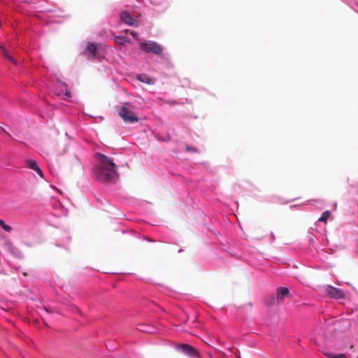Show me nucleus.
<instances>
[{"instance_id":"nucleus-1","label":"nucleus","mask_w":358,"mask_h":358,"mask_svg":"<svg viewBox=\"0 0 358 358\" xmlns=\"http://www.w3.org/2000/svg\"><path fill=\"white\" fill-rule=\"evenodd\" d=\"M96 157L98 162L94 169L96 179L103 182H110L116 179L117 173L113 159L101 153H97Z\"/></svg>"},{"instance_id":"nucleus-2","label":"nucleus","mask_w":358,"mask_h":358,"mask_svg":"<svg viewBox=\"0 0 358 358\" xmlns=\"http://www.w3.org/2000/svg\"><path fill=\"white\" fill-rule=\"evenodd\" d=\"M134 106L129 103H124L118 110L119 116L124 121L130 123L137 122L138 117L134 112Z\"/></svg>"},{"instance_id":"nucleus-3","label":"nucleus","mask_w":358,"mask_h":358,"mask_svg":"<svg viewBox=\"0 0 358 358\" xmlns=\"http://www.w3.org/2000/svg\"><path fill=\"white\" fill-rule=\"evenodd\" d=\"M140 49L146 53H153L160 55L163 52L162 47L155 41L143 42L140 43Z\"/></svg>"},{"instance_id":"nucleus-4","label":"nucleus","mask_w":358,"mask_h":358,"mask_svg":"<svg viewBox=\"0 0 358 358\" xmlns=\"http://www.w3.org/2000/svg\"><path fill=\"white\" fill-rule=\"evenodd\" d=\"M176 350L192 358L198 357L199 356V352L193 346L189 344H180L177 345Z\"/></svg>"},{"instance_id":"nucleus-5","label":"nucleus","mask_w":358,"mask_h":358,"mask_svg":"<svg viewBox=\"0 0 358 358\" xmlns=\"http://www.w3.org/2000/svg\"><path fill=\"white\" fill-rule=\"evenodd\" d=\"M325 292L331 298L340 299L345 297V294L341 289H339L331 285H327L325 287Z\"/></svg>"},{"instance_id":"nucleus-6","label":"nucleus","mask_w":358,"mask_h":358,"mask_svg":"<svg viewBox=\"0 0 358 358\" xmlns=\"http://www.w3.org/2000/svg\"><path fill=\"white\" fill-rule=\"evenodd\" d=\"M289 290L287 287H280L276 290V301L278 304L282 303L286 297L289 296Z\"/></svg>"},{"instance_id":"nucleus-7","label":"nucleus","mask_w":358,"mask_h":358,"mask_svg":"<svg viewBox=\"0 0 358 358\" xmlns=\"http://www.w3.org/2000/svg\"><path fill=\"white\" fill-rule=\"evenodd\" d=\"M120 18L123 22L129 25L134 26L136 23V20L127 11H123L120 14Z\"/></svg>"},{"instance_id":"nucleus-8","label":"nucleus","mask_w":358,"mask_h":358,"mask_svg":"<svg viewBox=\"0 0 358 358\" xmlns=\"http://www.w3.org/2000/svg\"><path fill=\"white\" fill-rule=\"evenodd\" d=\"M27 165L29 169L34 170L41 178H43V171L40 169V167L38 166V164L35 160H34V159L27 160Z\"/></svg>"},{"instance_id":"nucleus-9","label":"nucleus","mask_w":358,"mask_h":358,"mask_svg":"<svg viewBox=\"0 0 358 358\" xmlns=\"http://www.w3.org/2000/svg\"><path fill=\"white\" fill-rule=\"evenodd\" d=\"M97 53V46L94 43H89L85 49V54L87 56L95 57Z\"/></svg>"},{"instance_id":"nucleus-10","label":"nucleus","mask_w":358,"mask_h":358,"mask_svg":"<svg viewBox=\"0 0 358 358\" xmlns=\"http://www.w3.org/2000/svg\"><path fill=\"white\" fill-rule=\"evenodd\" d=\"M137 79L144 83L148 84V85H153L155 83V80L148 76L146 74H139L137 76Z\"/></svg>"},{"instance_id":"nucleus-11","label":"nucleus","mask_w":358,"mask_h":358,"mask_svg":"<svg viewBox=\"0 0 358 358\" xmlns=\"http://www.w3.org/2000/svg\"><path fill=\"white\" fill-rule=\"evenodd\" d=\"M138 329L141 331L152 334L155 332V328L150 325L147 324H140L138 325Z\"/></svg>"},{"instance_id":"nucleus-12","label":"nucleus","mask_w":358,"mask_h":358,"mask_svg":"<svg viewBox=\"0 0 358 358\" xmlns=\"http://www.w3.org/2000/svg\"><path fill=\"white\" fill-rule=\"evenodd\" d=\"M330 215H331L330 211H329V210L324 211L322 213V216L319 218L318 220L320 222H327V221L329 218Z\"/></svg>"},{"instance_id":"nucleus-13","label":"nucleus","mask_w":358,"mask_h":358,"mask_svg":"<svg viewBox=\"0 0 358 358\" xmlns=\"http://www.w3.org/2000/svg\"><path fill=\"white\" fill-rule=\"evenodd\" d=\"M0 226L3 228V230H5L6 232H11L12 227L9 225L6 224L5 222L2 220H0Z\"/></svg>"},{"instance_id":"nucleus-14","label":"nucleus","mask_w":358,"mask_h":358,"mask_svg":"<svg viewBox=\"0 0 358 358\" xmlns=\"http://www.w3.org/2000/svg\"><path fill=\"white\" fill-rule=\"evenodd\" d=\"M0 49H1V53H2V55H3L6 58H7V59H10V60H13V59H12V58L10 57V56L8 55V51L5 49V48H4V47L1 46V47H0Z\"/></svg>"},{"instance_id":"nucleus-15","label":"nucleus","mask_w":358,"mask_h":358,"mask_svg":"<svg viewBox=\"0 0 358 358\" xmlns=\"http://www.w3.org/2000/svg\"><path fill=\"white\" fill-rule=\"evenodd\" d=\"M123 40H124V36H115V41L116 43H117L120 45H123Z\"/></svg>"},{"instance_id":"nucleus-16","label":"nucleus","mask_w":358,"mask_h":358,"mask_svg":"<svg viewBox=\"0 0 358 358\" xmlns=\"http://www.w3.org/2000/svg\"><path fill=\"white\" fill-rule=\"evenodd\" d=\"M186 150L187 152H198L197 148H196L194 147L189 146V145L186 146Z\"/></svg>"},{"instance_id":"nucleus-17","label":"nucleus","mask_w":358,"mask_h":358,"mask_svg":"<svg viewBox=\"0 0 358 358\" xmlns=\"http://www.w3.org/2000/svg\"><path fill=\"white\" fill-rule=\"evenodd\" d=\"M129 33H130V34H131L134 38H135L136 39H138V35H137V34H136L135 31H131Z\"/></svg>"},{"instance_id":"nucleus-18","label":"nucleus","mask_w":358,"mask_h":358,"mask_svg":"<svg viewBox=\"0 0 358 358\" xmlns=\"http://www.w3.org/2000/svg\"><path fill=\"white\" fill-rule=\"evenodd\" d=\"M65 95H66L68 98L71 97V92H70V91H69L67 89L66 90Z\"/></svg>"},{"instance_id":"nucleus-19","label":"nucleus","mask_w":358,"mask_h":358,"mask_svg":"<svg viewBox=\"0 0 358 358\" xmlns=\"http://www.w3.org/2000/svg\"><path fill=\"white\" fill-rule=\"evenodd\" d=\"M125 43H130L129 38L126 36H124V40H123V44Z\"/></svg>"},{"instance_id":"nucleus-20","label":"nucleus","mask_w":358,"mask_h":358,"mask_svg":"<svg viewBox=\"0 0 358 358\" xmlns=\"http://www.w3.org/2000/svg\"><path fill=\"white\" fill-rule=\"evenodd\" d=\"M275 302V299L273 297H272L271 301H270V305H273Z\"/></svg>"},{"instance_id":"nucleus-21","label":"nucleus","mask_w":358,"mask_h":358,"mask_svg":"<svg viewBox=\"0 0 358 358\" xmlns=\"http://www.w3.org/2000/svg\"><path fill=\"white\" fill-rule=\"evenodd\" d=\"M2 131H3L4 132H6L8 135H9V134L8 132H6L4 129H2Z\"/></svg>"},{"instance_id":"nucleus-22","label":"nucleus","mask_w":358,"mask_h":358,"mask_svg":"<svg viewBox=\"0 0 358 358\" xmlns=\"http://www.w3.org/2000/svg\"><path fill=\"white\" fill-rule=\"evenodd\" d=\"M354 348V345H350V349H353Z\"/></svg>"},{"instance_id":"nucleus-23","label":"nucleus","mask_w":358,"mask_h":358,"mask_svg":"<svg viewBox=\"0 0 358 358\" xmlns=\"http://www.w3.org/2000/svg\"><path fill=\"white\" fill-rule=\"evenodd\" d=\"M357 358H358V355H357Z\"/></svg>"}]
</instances>
